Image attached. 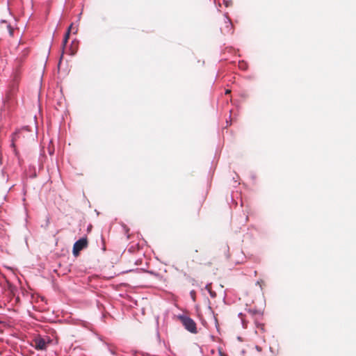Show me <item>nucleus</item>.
I'll use <instances>...</instances> for the list:
<instances>
[{
  "instance_id": "obj_1",
  "label": "nucleus",
  "mask_w": 356,
  "mask_h": 356,
  "mask_svg": "<svg viewBox=\"0 0 356 356\" xmlns=\"http://www.w3.org/2000/svg\"><path fill=\"white\" fill-rule=\"evenodd\" d=\"M18 90V81L15 79L9 86V89L6 93L5 105L10 106L14 102L15 95Z\"/></svg>"
},
{
  "instance_id": "obj_2",
  "label": "nucleus",
  "mask_w": 356,
  "mask_h": 356,
  "mask_svg": "<svg viewBox=\"0 0 356 356\" xmlns=\"http://www.w3.org/2000/svg\"><path fill=\"white\" fill-rule=\"evenodd\" d=\"M51 342L49 337L47 339L38 336L33 339L32 346L38 350H44L47 348L48 344Z\"/></svg>"
},
{
  "instance_id": "obj_3",
  "label": "nucleus",
  "mask_w": 356,
  "mask_h": 356,
  "mask_svg": "<svg viewBox=\"0 0 356 356\" xmlns=\"http://www.w3.org/2000/svg\"><path fill=\"white\" fill-rule=\"evenodd\" d=\"M179 318L188 331L192 333H197L196 323L192 318L186 316H180Z\"/></svg>"
},
{
  "instance_id": "obj_4",
  "label": "nucleus",
  "mask_w": 356,
  "mask_h": 356,
  "mask_svg": "<svg viewBox=\"0 0 356 356\" xmlns=\"http://www.w3.org/2000/svg\"><path fill=\"white\" fill-rule=\"evenodd\" d=\"M88 246V240L86 238H81L75 242L73 246V254L77 257L79 254L80 251L86 248Z\"/></svg>"
},
{
  "instance_id": "obj_5",
  "label": "nucleus",
  "mask_w": 356,
  "mask_h": 356,
  "mask_svg": "<svg viewBox=\"0 0 356 356\" xmlns=\"http://www.w3.org/2000/svg\"><path fill=\"white\" fill-rule=\"evenodd\" d=\"M72 28V24H71V25L69 26V28H68V29H67V32H66V33H65V37H64V39H65V40H68V39H69V38H70V31H71Z\"/></svg>"
},
{
  "instance_id": "obj_6",
  "label": "nucleus",
  "mask_w": 356,
  "mask_h": 356,
  "mask_svg": "<svg viewBox=\"0 0 356 356\" xmlns=\"http://www.w3.org/2000/svg\"><path fill=\"white\" fill-rule=\"evenodd\" d=\"M211 284H207L206 286V289L210 292V294L211 296H216V293H212L211 291Z\"/></svg>"
},
{
  "instance_id": "obj_7",
  "label": "nucleus",
  "mask_w": 356,
  "mask_h": 356,
  "mask_svg": "<svg viewBox=\"0 0 356 356\" xmlns=\"http://www.w3.org/2000/svg\"><path fill=\"white\" fill-rule=\"evenodd\" d=\"M21 134V133H16L15 134V136L14 138H13V145L14 146V143L15 141L17 140V138H19V135Z\"/></svg>"
},
{
  "instance_id": "obj_8",
  "label": "nucleus",
  "mask_w": 356,
  "mask_h": 356,
  "mask_svg": "<svg viewBox=\"0 0 356 356\" xmlns=\"http://www.w3.org/2000/svg\"><path fill=\"white\" fill-rule=\"evenodd\" d=\"M257 327H259L261 330H264V325L262 324V323H258L257 324Z\"/></svg>"
},
{
  "instance_id": "obj_9",
  "label": "nucleus",
  "mask_w": 356,
  "mask_h": 356,
  "mask_svg": "<svg viewBox=\"0 0 356 356\" xmlns=\"http://www.w3.org/2000/svg\"><path fill=\"white\" fill-rule=\"evenodd\" d=\"M67 41L68 40L63 39V48H65V47L66 46V44L67 43Z\"/></svg>"
},
{
  "instance_id": "obj_10",
  "label": "nucleus",
  "mask_w": 356,
  "mask_h": 356,
  "mask_svg": "<svg viewBox=\"0 0 356 356\" xmlns=\"http://www.w3.org/2000/svg\"><path fill=\"white\" fill-rule=\"evenodd\" d=\"M204 265L208 266H211L212 265V262L211 261H209L207 263H204Z\"/></svg>"
},
{
  "instance_id": "obj_11",
  "label": "nucleus",
  "mask_w": 356,
  "mask_h": 356,
  "mask_svg": "<svg viewBox=\"0 0 356 356\" xmlns=\"http://www.w3.org/2000/svg\"><path fill=\"white\" fill-rule=\"evenodd\" d=\"M256 349H257V351H259V352H261V350H262V349H261V348L260 346H256Z\"/></svg>"
},
{
  "instance_id": "obj_12",
  "label": "nucleus",
  "mask_w": 356,
  "mask_h": 356,
  "mask_svg": "<svg viewBox=\"0 0 356 356\" xmlns=\"http://www.w3.org/2000/svg\"><path fill=\"white\" fill-rule=\"evenodd\" d=\"M229 92H230V90H227L225 93H226V94H228V93H229Z\"/></svg>"
},
{
  "instance_id": "obj_13",
  "label": "nucleus",
  "mask_w": 356,
  "mask_h": 356,
  "mask_svg": "<svg viewBox=\"0 0 356 356\" xmlns=\"http://www.w3.org/2000/svg\"><path fill=\"white\" fill-rule=\"evenodd\" d=\"M25 53H26V54H27L29 53V51H28V50H26V51H25Z\"/></svg>"
}]
</instances>
